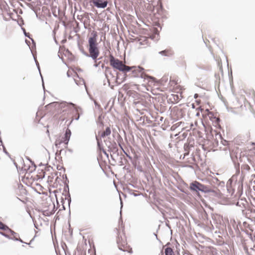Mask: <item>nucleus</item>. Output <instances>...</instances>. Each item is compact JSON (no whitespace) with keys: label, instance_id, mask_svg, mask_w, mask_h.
Segmentation results:
<instances>
[{"label":"nucleus","instance_id":"nucleus-1","mask_svg":"<svg viewBox=\"0 0 255 255\" xmlns=\"http://www.w3.org/2000/svg\"><path fill=\"white\" fill-rule=\"evenodd\" d=\"M73 106H74L73 104L56 103L55 107L58 109V112L53 116V120L57 123H59L68 119L71 115V107Z\"/></svg>","mask_w":255,"mask_h":255},{"label":"nucleus","instance_id":"nucleus-2","mask_svg":"<svg viewBox=\"0 0 255 255\" xmlns=\"http://www.w3.org/2000/svg\"><path fill=\"white\" fill-rule=\"evenodd\" d=\"M119 249L124 252L132 253V249L128 245L127 237L124 231V227L121 226L118 230V235L117 240Z\"/></svg>","mask_w":255,"mask_h":255},{"label":"nucleus","instance_id":"nucleus-3","mask_svg":"<svg viewBox=\"0 0 255 255\" xmlns=\"http://www.w3.org/2000/svg\"><path fill=\"white\" fill-rule=\"evenodd\" d=\"M97 32L95 31H93L91 33V36L89 38L88 40L89 44V52L90 56L94 60L97 59L100 54L99 49L97 47Z\"/></svg>","mask_w":255,"mask_h":255},{"label":"nucleus","instance_id":"nucleus-4","mask_svg":"<svg viewBox=\"0 0 255 255\" xmlns=\"http://www.w3.org/2000/svg\"><path fill=\"white\" fill-rule=\"evenodd\" d=\"M131 71V76L133 77H140L144 80H147L148 84H151L154 83L155 78L153 77L149 76L145 73V70L140 66H131L129 67Z\"/></svg>","mask_w":255,"mask_h":255},{"label":"nucleus","instance_id":"nucleus-5","mask_svg":"<svg viewBox=\"0 0 255 255\" xmlns=\"http://www.w3.org/2000/svg\"><path fill=\"white\" fill-rule=\"evenodd\" d=\"M110 63L113 68L123 72L129 71L131 69L129 66L126 65L123 61L115 58L112 55L110 56Z\"/></svg>","mask_w":255,"mask_h":255},{"label":"nucleus","instance_id":"nucleus-6","mask_svg":"<svg viewBox=\"0 0 255 255\" xmlns=\"http://www.w3.org/2000/svg\"><path fill=\"white\" fill-rule=\"evenodd\" d=\"M71 134V130L69 128H67L63 135L58 136L55 142V146L57 148H60L61 147V145L63 144L64 147H66L69 142Z\"/></svg>","mask_w":255,"mask_h":255},{"label":"nucleus","instance_id":"nucleus-7","mask_svg":"<svg viewBox=\"0 0 255 255\" xmlns=\"http://www.w3.org/2000/svg\"><path fill=\"white\" fill-rule=\"evenodd\" d=\"M54 205L50 203L45 202L43 203L41 212L45 216H49L54 213Z\"/></svg>","mask_w":255,"mask_h":255},{"label":"nucleus","instance_id":"nucleus-8","mask_svg":"<svg viewBox=\"0 0 255 255\" xmlns=\"http://www.w3.org/2000/svg\"><path fill=\"white\" fill-rule=\"evenodd\" d=\"M190 189L196 192L198 191L205 192L206 191L207 187L197 181H194L190 184Z\"/></svg>","mask_w":255,"mask_h":255},{"label":"nucleus","instance_id":"nucleus-9","mask_svg":"<svg viewBox=\"0 0 255 255\" xmlns=\"http://www.w3.org/2000/svg\"><path fill=\"white\" fill-rule=\"evenodd\" d=\"M1 235L8 238L12 235V231L2 223H1Z\"/></svg>","mask_w":255,"mask_h":255},{"label":"nucleus","instance_id":"nucleus-10","mask_svg":"<svg viewBox=\"0 0 255 255\" xmlns=\"http://www.w3.org/2000/svg\"><path fill=\"white\" fill-rule=\"evenodd\" d=\"M95 5L98 7L105 8L107 5V1L105 0H92Z\"/></svg>","mask_w":255,"mask_h":255},{"label":"nucleus","instance_id":"nucleus-11","mask_svg":"<svg viewBox=\"0 0 255 255\" xmlns=\"http://www.w3.org/2000/svg\"><path fill=\"white\" fill-rule=\"evenodd\" d=\"M203 117L208 116L211 120H213V119H215L216 121H218L219 119L214 116V114L213 113L210 112L208 109L205 110L203 113Z\"/></svg>","mask_w":255,"mask_h":255},{"label":"nucleus","instance_id":"nucleus-12","mask_svg":"<svg viewBox=\"0 0 255 255\" xmlns=\"http://www.w3.org/2000/svg\"><path fill=\"white\" fill-rule=\"evenodd\" d=\"M180 96L176 94H171L168 98V101L173 104L177 103L182 98Z\"/></svg>","mask_w":255,"mask_h":255},{"label":"nucleus","instance_id":"nucleus-13","mask_svg":"<svg viewBox=\"0 0 255 255\" xmlns=\"http://www.w3.org/2000/svg\"><path fill=\"white\" fill-rule=\"evenodd\" d=\"M245 250L248 255H255V244L253 247L245 245Z\"/></svg>","mask_w":255,"mask_h":255},{"label":"nucleus","instance_id":"nucleus-14","mask_svg":"<svg viewBox=\"0 0 255 255\" xmlns=\"http://www.w3.org/2000/svg\"><path fill=\"white\" fill-rule=\"evenodd\" d=\"M111 133V130L110 127H107L106 129L104 131H99L98 132V136L104 138L106 136L110 135Z\"/></svg>","mask_w":255,"mask_h":255},{"label":"nucleus","instance_id":"nucleus-15","mask_svg":"<svg viewBox=\"0 0 255 255\" xmlns=\"http://www.w3.org/2000/svg\"><path fill=\"white\" fill-rule=\"evenodd\" d=\"M183 90L184 89L183 87H182L181 85L179 84V83H178L175 86L172 87L171 90L174 92L180 93V97H182V93Z\"/></svg>","mask_w":255,"mask_h":255},{"label":"nucleus","instance_id":"nucleus-16","mask_svg":"<svg viewBox=\"0 0 255 255\" xmlns=\"http://www.w3.org/2000/svg\"><path fill=\"white\" fill-rule=\"evenodd\" d=\"M136 39H137V41L140 45H144L147 43L148 38L146 37L140 36V37H137Z\"/></svg>","mask_w":255,"mask_h":255},{"label":"nucleus","instance_id":"nucleus-17","mask_svg":"<svg viewBox=\"0 0 255 255\" xmlns=\"http://www.w3.org/2000/svg\"><path fill=\"white\" fill-rule=\"evenodd\" d=\"M178 83V80L176 78L173 79H170L169 82V86L170 90L172 87L175 86Z\"/></svg>","mask_w":255,"mask_h":255},{"label":"nucleus","instance_id":"nucleus-18","mask_svg":"<svg viewBox=\"0 0 255 255\" xmlns=\"http://www.w3.org/2000/svg\"><path fill=\"white\" fill-rule=\"evenodd\" d=\"M159 53L163 55L169 56L172 54V51L170 49H168L161 51L159 52Z\"/></svg>","mask_w":255,"mask_h":255},{"label":"nucleus","instance_id":"nucleus-19","mask_svg":"<svg viewBox=\"0 0 255 255\" xmlns=\"http://www.w3.org/2000/svg\"><path fill=\"white\" fill-rule=\"evenodd\" d=\"M164 252L165 255H175L172 249L169 247L165 248Z\"/></svg>","mask_w":255,"mask_h":255},{"label":"nucleus","instance_id":"nucleus-20","mask_svg":"<svg viewBox=\"0 0 255 255\" xmlns=\"http://www.w3.org/2000/svg\"><path fill=\"white\" fill-rule=\"evenodd\" d=\"M2 146H3V151H4L6 153H7V152H6V150H5V147H4V146H3V145H2Z\"/></svg>","mask_w":255,"mask_h":255},{"label":"nucleus","instance_id":"nucleus-21","mask_svg":"<svg viewBox=\"0 0 255 255\" xmlns=\"http://www.w3.org/2000/svg\"><path fill=\"white\" fill-rule=\"evenodd\" d=\"M110 70L109 68H106V72H108V71Z\"/></svg>","mask_w":255,"mask_h":255},{"label":"nucleus","instance_id":"nucleus-22","mask_svg":"<svg viewBox=\"0 0 255 255\" xmlns=\"http://www.w3.org/2000/svg\"><path fill=\"white\" fill-rule=\"evenodd\" d=\"M197 96V94H195V97H196Z\"/></svg>","mask_w":255,"mask_h":255}]
</instances>
